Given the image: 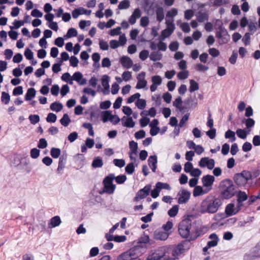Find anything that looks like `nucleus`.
Instances as JSON below:
<instances>
[{
	"instance_id": "obj_21",
	"label": "nucleus",
	"mask_w": 260,
	"mask_h": 260,
	"mask_svg": "<svg viewBox=\"0 0 260 260\" xmlns=\"http://www.w3.org/2000/svg\"><path fill=\"white\" fill-rule=\"evenodd\" d=\"M225 212L228 216H232L235 215L238 212L233 203H230L226 205L225 209Z\"/></svg>"
},
{
	"instance_id": "obj_31",
	"label": "nucleus",
	"mask_w": 260,
	"mask_h": 260,
	"mask_svg": "<svg viewBox=\"0 0 260 260\" xmlns=\"http://www.w3.org/2000/svg\"><path fill=\"white\" fill-rule=\"evenodd\" d=\"M63 106L61 104L57 102L52 103L50 106V108L52 111L58 112L62 110Z\"/></svg>"
},
{
	"instance_id": "obj_33",
	"label": "nucleus",
	"mask_w": 260,
	"mask_h": 260,
	"mask_svg": "<svg viewBox=\"0 0 260 260\" xmlns=\"http://www.w3.org/2000/svg\"><path fill=\"white\" fill-rule=\"evenodd\" d=\"M136 106L139 109H144L146 105V102L144 99H138L135 103Z\"/></svg>"
},
{
	"instance_id": "obj_41",
	"label": "nucleus",
	"mask_w": 260,
	"mask_h": 260,
	"mask_svg": "<svg viewBox=\"0 0 260 260\" xmlns=\"http://www.w3.org/2000/svg\"><path fill=\"white\" fill-rule=\"evenodd\" d=\"M10 100V96L8 93L5 91L2 92L1 96V101L5 104L7 105L9 104Z\"/></svg>"
},
{
	"instance_id": "obj_24",
	"label": "nucleus",
	"mask_w": 260,
	"mask_h": 260,
	"mask_svg": "<svg viewBox=\"0 0 260 260\" xmlns=\"http://www.w3.org/2000/svg\"><path fill=\"white\" fill-rule=\"evenodd\" d=\"M148 165L151 168L152 172H155L156 170V164L157 162V157L155 155L150 156L148 160Z\"/></svg>"
},
{
	"instance_id": "obj_64",
	"label": "nucleus",
	"mask_w": 260,
	"mask_h": 260,
	"mask_svg": "<svg viewBox=\"0 0 260 260\" xmlns=\"http://www.w3.org/2000/svg\"><path fill=\"white\" fill-rule=\"evenodd\" d=\"M180 28L184 32H189L190 30L189 25L188 23L184 22L180 24Z\"/></svg>"
},
{
	"instance_id": "obj_19",
	"label": "nucleus",
	"mask_w": 260,
	"mask_h": 260,
	"mask_svg": "<svg viewBox=\"0 0 260 260\" xmlns=\"http://www.w3.org/2000/svg\"><path fill=\"white\" fill-rule=\"evenodd\" d=\"M141 16V11L139 8H136L134 10L132 15L128 19V21L130 24H134L136 22L137 19L140 18Z\"/></svg>"
},
{
	"instance_id": "obj_8",
	"label": "nucleus",
	"mask_w": 260,
	"mask_h": 260,
	"mask_svg": "<svg viewBox=\"0 0 260 260\" xmlns=\"http://www.w3.org/2000/svg\"><path fill=\"white\" fill-rule=\"evenodd\" d=\"M215 181V178L211 175H206L202 178L203 186L206 189L208 192L212 189V185Z\"/></svg>"
},
{
	"instance_id": "obj_12",
	"label": "nucleus",
	"mask_w": 260,
	"mask_h": 260,
	"mask_svg": "<svg viewBox=\"0 0 260 260\" xmlns=\"http://www.w3.org/2000/svg\"><path fill=\"white\" fill-rule=\"evenodd\" d=\"M216 37L219 39L220 44H225L229 40V36L227 31L222 28H220L217 32Z\"/></svg>"
},
{
	"instance_id": "obj_23",
	"label": "nucleus",
	"mask_w": 260,
	"mask_h": 260,
	"mask_svg": "<svg viewBox=\"0 0 260 260\" xmlns=\"http://www.w3.org/2000/svg\"><path fill=\"white\" fill-rule=\"evenodd\" d=\"M208 191L201 186H196L193 191V196L195 197L201 196L208 193Z\"/></svg>"
},
{
	"instance_id": "obj_57",
	"label": "nucleus",
	"mask_w": 260,
	"mask_h": 260,
	"mask_svg": "<svg viewBox=\"0 0 260 260\" xmlns=\"http://www.w3.org/2000/svg\"><path fill=\"white\" fill-rule=\"evenodd\" d=\"M188 76V72L184 71L180 72L177 74V77L180 80H184L187 78Z\"/></svg>"
},
{
	"instance_id": "obj_7",
	"label": "nucleus",
	"mask_w": 260,
	"mask_h": 260,
	"mask_svg": "<svg viewBox=\"0 0 260 260\" xmlns=\"http://www.w3.org/2000/svg\"><path fill=\"white\" fill-rule=\"evenodd\" d=\"M115 178V176L111 174L107 176L103 180L104 185V191L112 194L114 192L116 188V185L113 183V180Z\"/></svg>"
},
{
	"instance_id": "obj_1",
	"label": "nucleus",
	"mask_w": 260,
	"mask_h": 260,
	"mask_svg": "<svg viewBox=\"0 0 260 260\" xmlns=\"http://www.w3.org/2000/svg\"><path fill=\"white\" fill-rule=\"evenodd\" d=\"M222 205L221 200L215 197H207L200 205L199 211L202 213L213 214L216 213Z\"/></svg>"
},
{
	"instance_id": "obj_30",
	"label": "nucleus",
	"mask_w": 260,
	"mask_h": 260,
	"mask_svg": "<svg viewBox=\"0 0 260 260\" xmlns=\"http://www.w3.org/2000/svg\"><path fill=\"white\" fill-rule=\"evenodd\" d=\"M155 187L157 188V189H158L160 191L162 189L169 190L171 189V187L168 183H162L161 182H157L155 184Z\"/></svg>"
},
{
	"instance_id": "obj_6",
	"label": "nucleus",
	"mask_w": 260,
	"mask_h": 260,
	"mask_svg": "<svg viewBox=\"0 0 260 260\" xmlns=\"http://www.w3.org/2000/svg\"><path fill=\"white\" fill-rule=\"evenodd\" d=\"M252 175L250 172L243 171L241 173L235 175L234 181L236 184L239 186L246 185L248 180L251 179Z\"/></svg>"
},
{
	"instance_id": "obj_56",
	"label": "nucleus",
	"mask_w": 260,
	"mask_h": 260,
	"mask_svg": "<svg viewBox=\"0 0 260 260\" xmlns=\"http://www.w3.org/2000/svg\"><path fill=\"white\" fill-rule=\"evenodd\" d=\"M114 179H115L117 183L122 184L126 181V176L124 175H119L116 177H115Z\"/></svg>"
},
{
	"instance_id": "obj_49",
	"label": "nucleus",
	"mask_w": 260,
	"mask_h": 260,
	"mask_svg": "<svg viewBox=\"0 0 260 260\" xmlns=\"http://www.w3.org/2000/svg\"><path fill=\"white\" fill-rule=\"evenodd\" d=\"M178 14V10L176 8H172L170 10L167 12L166 14L167 17H170L173 18Z\"/></svg>"
},
{
	"instance_id": "obj_37",
	"label": "nucleus",
	"mask_w": 260,
	"mask_h": 260,
	"mask_svg": "<svg viewBox=\"0 0 260 260\" xmlns=\"http://www.w3.org/2000/svg\"><path fill=\"white\" fill-rule=\"evenodd\" d=\"M71 119L68 114H64L60 120V123L64 126H67L70 123Z\"/></svg>"
},
{
	"instance_id": "obj_28",
	"label": "nucleus",
	"mask_w": 260,
	"mask_h": 260,
	"mask_svg": "<svg viewBox=\"0 0 260 260\" xmlns=\"http://www.w3.org/2000/svg\"><path fill=\"white\" fill-rule=\"evenodd\" d=\"M173 106L175 107L177 109H178L180 111H182L183 110V108L182 106V98L180 96H178L175 100V101L173 103Z\"/></svg>"
},
{
	"instance_id": "obj_45",
	"label": "nucleus",
	"mask_w": 260,
	"mask_h": 260,
	"mask_svg": "<svg viewBox=\"0 0 260 260\" xmlns=\"http://www.w3.org/2000/svg\"><path fill=\"white\" fill-rule=\"evenodd\" d=\"M125 172L129 175L132 174L135 171V166L134 162H132L126 166L125 168Z\"/></svg>"
},
{
	"instance_id": "obj_50",
	"label": "nucleus",
	"mask_w": 260,
	"mask_h": 260,
	"mask_svg": "<svg viewBox=\"0 0 260 260\" xmlns=\"http://www.w3.org/2000/svg\"><path fill=\"white\" fill-rule=\"evenodd\" d=\"M112 116V113L110 111H106L104 112L103 115V121L104 122H107L108 120H110Z\"/></svg>"
},
{
	"instance_id": "obj_27",
	"label": "nucleus",
	"mask_w": 260,
	"mask_h": 260,
	"mask_svg": "<svg viewBox=\"0 0 260 260\" xmlns=\"http://www.w3.org/2000/svg\"><path fill=\"white\" fill-rule=\"evenodd\" d=\"M250 130H248L247 131L245 129L238 128L236 131V134L237 136L242 139H246L247 138V136L249 134Z\"/></svg>"
},
{
	"instance_id": "obj_40",
	"label": "nucleus",
	"mask_w": 260,
	"mask_h": 260,
	"mask_svg": "<svg viewBox=\"0 0 260 260\" xmlns=\"http://www.w3.org/2000/svg\"><path fill=\"white\" fill-rule=\"evenodd\" d=\"M189 83V91L190 92H192L196 90H198L199 89V84L196 81L193 80H190Z\"/></svg>"
},
{
	"instance_id": "obj_42",
	"label": "nucleus",
	"mask_w": 260,
	"mask_h": 260,
	"mask_svg": "<svg viewBox=\"0 0 260 260\" xmlns=\"http://www.w3.org/2000/svg\"><path fill=\"white\" fill-rule=\"evenodd\" d=\"M78 34L77 31L74 28H69L66 35L64 36L65 38H70L76 37Z\"/></svg>"
},
{
	"instance_id": "obj_16",
	"label": "nucleus",
	"mask_w": 260,
	"mask_h": 260,
	"mask_svg": "<svg viewBox=\"0 0 260 260\" xmlns=\"http://www.w3.org/2000/svg\"><path fill=\"white\" fill-rule=\"evenodd\" d=\"M151 81L152 84L150 87V90L151 92H154L157 86L161 84L162 79L160 76L155 75L152 77Z\"/></svg>"
},
{
	"instance_id": "obj_63",
	"label": "nucleus",
	"mask_w": 260,
	"mask_h": 260,
	"mask_svg": "<svg viewBox=\"0 0 260 260\" xmlns=\"http://www.w3.org/2000/svg\"><path fill=\"white\" fill-rule=\"evenodd\" d=\"M242 40L246 46L249 45L250 42V34L249 32H246Z\"/></svg>"
},
{
	"instance_id": "obj_29",
	"label": "nucleus",
	"mask_w": 260,
	"mask_h": 260,
	"mask_svg": "<svg viewBox=\"0 0 260 260\" xmlns=\"http://www.w3.org/2000/svg\"><path fill=\"white\" fill-rule=\"evenodd\" d=\"M36 92V91L34 88H29L27 90V92L25 94V100L27 101L31 100L32 98H34L35 96Z\"/></svg>"
},
{
	"instance_id": "obj_11",
	"label": "nucleus",
	"mask_w": 260,
	"mask_h": 260,
	"mask_svg": "<svg viewBox=\"0 0 260 260\" xmlns=\"http://www.w3.org/2000/svg\"><path fill=\"white\" fill-rule=\"evenodd\" d=\"M178 203L180 204H185L189 200L190 193L186 189H182L178 193Z\"/></svg>"
},
{
	"instance_id": "obj_14",
	"label": "nucleus",
	"mask_w": 260,
	"mask_h": 260,
	"mask_svg": "<svg viewBox=\"0 0 260 260\" xmlns=\"http://www.w3.org/2000/svg\"><path fill=\"white\" fill-rule=\"evenodd\" d=\"M128 251L132 257H139L144 253L145 248L140 245H137L131 248Z\"/></svg>"
},
{
	"instance_id": "obj_15",
	"label": "nucleus",
	"mask_w": 260,
	"mask_h": 260,
	"mask_svg": "<svg viewBox=\"0 0 260 260\" xmlns=\"http://www.w3.org/2000/svg\"><path fill=\"white\" fill-rule=\"evenodd\" d=\"M169 234V232L162 230H157L154 233V238L157 240H166L168 238Z\"/></svg>"
},
{
	"instance_id": "obj_9",
	"label": "nucleus",
	"mask_w": 260,
	"mask_h": 260,
	"mask_svg": "<svg viewBox=\"0 0 260 260\" xmlns=\"http://www.w3.org/2000/svg\"><path fill=\"white\" fill-rule=\"evenodd\" d=\"M214 166V160L208 157H202L199 162V167L201 168L207 167L209 170L213 169Z\"/></svg>"
},
{
	"instance_id": "obj_32",
	"label": "nucleus",
	"mask_w": 260,
	"mask_h": 260,
	"mask_svg": "<svg viewBox=\"0 0 260 260\" xmlns=\"http://www.w3.org/2000/svg\"><path fill=\"white\" fill-rule=\"evenodd\" d=\"M103 162L101 158L96 157L95 158L92 163V167L93 168H101L103 166Z\"/></svg>"
},
{
	"instance_id": "obj_51",
	"label": "nucleus",
	"mask_w": 260,
	"mask_h": 260,
	"mask_svg": "<svg viewBox=\"0 0 260 260\" xmlns=\"http://www.w3.org/2000/svg\"><path fill=\"white\" fill-rule=\"evenodd\" d=\"M131 257H132V255H130L129 251H127L119 255L117 260H128Z\"/></svg>"
},
{
	"instance_id": "obj_38",
	"label": "nucleus",
	"mask_w": 260,
	"mask_h": 260,
	"mask_svg": "<svg viewBox=\"0 0 260 260\" xmlns=\"http://www.w3.org/2000/svg\"><path fill=\"white\" fill-rule=\"evenodd\" d=\"M179 210V207L178 205L173 206L168 212V215L171 217H175L178 213Z\"/></svg>"
},
{
	"instance_id": "obj_4",
	"label": "nucleus",
	"mask_w": 260,
	"mask_h": 260,
	"mask_svg": "<svg viewBox=\"0 0 260 260\" xmlns=\"http://www.w3.org/2000/svg\"><path fill=\"white\" fill-rule=\"evenodd\" d=\"M191 221L186 218L183 219L178 225V232L180 235L183 238L189 237L191 229Z\"/></svg>"
},
{
	"instance_id": "obj_26",
	"label": "nucleus",
	"mask_w": 260,
	"mask_h": 260,
	"mask_svg": "<svg viewBox=\"0 0 260 260\" xmlns=\"http://www.w3.org/2000/svg\"><path fill=\"white\" fill-rule=\"evenodd\" d=\"M101 80L104 89V93L105 94L106 91H109L110 78L108 75H105L102 77Z\"/></svg>"
},
{
	"instance_id": "obj_25",
	"label": "nucleus",
	"mask_w": 260,
	"mask_h": 260,
	"mask_svg": "<svg viewBox=\"0 0 260 260\" xmlns=\"http://www.w3.org/2000/svg\"><path fill=\"white\" fill-rule=\"evenodd\" d=\"M197 20L200 22H204L208 20L209 15L207 12L200 11L196 15Z\"/></svg>"
},
{
	"instance_id": "obj_2",
	"label": "nucleus",
	"mask_w": 260,
	"mask_h": 260,
	"mask_svg": "<svg viewBox=\"0 0 260 260\" xmlns=\"http://www.w3.org/2000/svg\"><path fill=\"white\" fill-rule=\"evenodd\" d=\"M169 254V247H158L150 250L147 260H175V258L170 256Z\"/></svg>"
},
{
	"instance_id": "obj_55",
	"label": "nucleus",
	"mask_w": 260,
	"mask_h": 260,
	"mask_svg": "<svg viewBox=\"0 0 260 260\" xmlns=\"http://www.w3.org/2000/svg\"><path fill=\"white\" fill-rule=\"evenodd\" d=\"M100 49L102 50H107L109 49V45L107 42L104 40H100L99 41Z\"/></svg>"
},
{
	"instance_id": "obj_46",
	"label": "nucleus",
	"mask_w": 260,
	"mask_h": 260,
	"mask_svg": "<svg viewBox=\"0 0 260 260\" xmlns=\"http://www.w3.org/2000/svg\"><path fill=\"white\" fill-rule=\"evenodd\" d=\"M195 69L199 72H204L208 70L209 67L201 63H197L195 66Z\"/></svg>"
},
{
	"instance_id": "obj_61",
	"label": "nucleus",
	"mask_w": 260,
	"mask_h": 260,
	"mask_svg": "<svg viewBox=\"0 0 260 260\" xmlns=\"http://www.w3.org/2000/svg\"><path fill=\"white\" fill-rule=\"evenodd\" d=\"M122 77L123 80L127 82L132 78V73L129 71H125L122 74Z\"/></svg>"
},
{
	"instance_id": "obj_34",
	"label": "nucleus",
	"mask_w": 260,
	"mask_h": 260,
	"mask_svg": "<svg viewBox=\"0 0 260 260\" xmlns=\"http://www.w3.org/2000/svg\"><path fill=\"white\" fill-rule=\"evenodd\" d=\"M237 200L240 202H244L248 199V196L245 191H239L237 194Z\"/></svg>"
},
{
	"instance_id": "obj_47",
	"label": "nucleus",
	"mask_w": 260,
	"mask_h": 260,
	"mask_svg": "<svg viewBox=\"0 0 260 260\" xmlns=\"http://www.w3.org/2000/svg\"><path fill=\"white\" fill-rule=\"evenodd\" d=\"M149 24V19L147 16H143L140 19V26L143 27H147Z\"/></svg>"
},
{
	"instance_id": "obj_17",
	"label": "nucleus",
	"mask_w": 260,
	"mask_h": 260,
	"mask_svg": "<svg viewBox=\"0 0 260 260\" xmlns=\"http://www.w3.org/2000/svg\"><path fill=\"white\" fill-rule=\"evenodd\" d=\"M122 124L123 126L133 128L135 125V122L133 121L132 117L123 116L121 118Z\"/></svg>"
},
{
	"instance_id": "obj_39",
	"label": "nucleus",
	"mask_w": 260,
	"mask_h": 260,
	"mask_svg": "<svg viewBox=\"0 0 260 260\" xmlns=\"http://www.w3.org/2000/svg\"><path fill=\"white\" fill-rule=\"evenodd\" d=\"M156 14L157 20L161 22L164 18V12L162 8H158L156 11Z\"/></svg>"
},
{
	"instance_id": "obj_36",
	"label": "nucleus",
	"mask_w": 260,
	"mask_h": 260,
	"mask_svg": "<svg viewBox=\"0 0 260 260\" xmlns=\"http://www.w3.org/2000/svg\"><path fill=\"white\" fill-rule=\"evenodd\" d=\"M162 57V54L158 51H154L151 53L150 58L153 61L159 60Z\"/></svg>"
},
{
	"instance_id": "obj_20",
	"label": "nucleus",
	"mask_w": 260,
	"mask_h": 260,
	"mask_svg": "<svg viewBox=\"0 0 260 260\" xmlns=\"http://www.w3.org/2000/svg\"><path fill=\"white\" fill-rule=\"evenodd\" d=\"M74 80L77 81L79 85H84L86 83V80L83 78L82 74L79 72H75L72 76Z\"/></svg>"
},
{
	"instance_id": "obj_5",
	"label": "nucleus",
	"mask_w": 260,
	"mask_h": 260,
	"mask_svg": "<svg viewBox=\"0 0 260 260\" xmlns=\"http://www.w3.org/2000/svg\"><path fill=\"white\" fill-rule=\"evenodd\" d=\"M191 246V244L189 241H184L178 244L173 248L172 250V257L175 258V260L176 258H177L180 254L189 250Z\"/></svg>"
},
{
	"instance_id": "obj_13",
	"label": "nucleus",
	"mask_w": 260,
	"mask_h": 260,
	"mask_svg": "<svg viewBox=\"0 0 260 260\" xmlns=\"http://www.w3.org/2000/svg\"><path fill=\"white\" fill-rule=\"evenodd\" d=\"M146 73L144 72H142L139 74L137 76L138 80L136 88L138 89L144 88L147 84V82L145 78Z\"/></svg>"
},
{
	"instance_id": "obj_52",
	"label": "nucleus",
	"mask_w": 260,
	"mask_h": 260,
	"mask_svg": "<svg viewBox=\"0 0 260 260\" xmlns=\"http://www.w3.org/2000/svg\"><path fill=\"white\" fill-rule=\"evenodd\" d=\"M113 164L119 168H122L124 166L125 162L123 159H114L113 160Z\"/></svg>"
},
{
	"instance_id": "obj_22",
	"label": "nucleus",
	"mask_w": 260,
	"mask_h": 260,
	"mask_svg": "<svg viewBox=\"0 0 260 260\" xmlns=\"http://www.w3.org/2000/svg\"><path fill=\"white\" fill-rule=\"evenodd\" d=\"M61 223L60 218L59 216H55L50 219L48 223V228L52 229L59 226Z\"/></svg>"
},
{
	"instance_id": "obj_58",
	"label": "nucleus",
	"mask_w": 260,
	"mask_h": 260,
	"mask_svg": "<svg viewBox=\"0 0 260 260\" xmlns=\"http://www.w3.org/2000/svg\"><path fill=\"white\" fill-rule=\"evenodd\" d=\"M57 117L56 115L52 113H50L48 114L46 120L48 122H55L56 120Z\"/></svg>"
},
{
	"instance_id": "obj_43",
	"label": "nucleus",
	"mask_w": 260,
	"mask_h": 260,
	"mask_svg": "<svg viewBox=\"0 0 260 260\" xmlns=\"http://www.w3.org/2000/svg\"><path fill=\"white\" fill-rule=\"evenodd\" d=\"M60 149L56 148H52L50 151V154L54 158H57L60 154Z\"/></svg>"
},
{
	"instance_id": "obj_35",
	"label": "nucleus",
	"mask_w": 260,
	"mask_h": 260,
	"mask_svg": "<svg viewBox=\"0 0 260 260\" xmlns=\"http://www.w3.org/2000/svg\"><path fill=\"white\" fill-rule=\"evenodd\" d=\"M225 138L226 139H230L231 142H233L236 139L235 133L230 129H229L225 133Z\"/></svg>"
},
{
	"instance_id": "obj_10",
	"label": "nucleus",
	"mask_w": 260,
	"mask_h": 260,
	"mask_svg": "<svg viewBox=\"0 0 260 260\" xmlns=\"http://www.w3.org/2000/svg\"><path fill=\"white\" fill-rule=\"evenodd\" d=\"M151 187V185H148L145 186L143 188L139 190L135 197L134 200L136 202H138L140 200L146 198L150 192Z\"/></svg>"
},
{
	"instance_id": "obj_18",
	"label": "nucleus",
	"mask_w": 260,
	"mask_h": 260,
	"mask_svg": "<svg viewBox=\"0 0 260 260\" xmlns=\"http://www.w3.org/2000/svg\"><path fill=\"white\" fill-rule=\"evenodd\" d=\"M120 62L122 67L125 69H129L133 65V61L130 57L127 56H123L121 57Z\"/></svg>"
},
{
	"instance_id": "obj_53",
	"label": "nucleus",
	"mask_w": 260,
	"mask_h": 260,
	"mask_svg": "<svg viewBox=\"0 0 260 260\" xmlns=\"http://www.w3.org/2000/svg\"><path fill=\"white\" fill-rule=\"evenodd\" d=\"M141 96V94L139 93H136L129 98H128L127 103L131 104L135 102L136 100H138V99Z\"/></svg>"
},
{
	"instance_id": "obj_62",
	"label": "nucleus",
	"mask_w": 260,
	"mask_h": 260,
	"mask_svg": "<svg viewBox=\"0 0 260 260\" xmlns=\"http://www.w3.org/2000/svg\"><path fill=\"white\" fill-rule=\"evenodd\" d=\"M202 174V171L198 168L192 169L190 172V174L191 176L194 177H199Z\"/></svg>"
},
{
	"instance_id": "obj_48",
	"label": "nucleus",
	"mask_w": 260,
	"mask_h": 260,
	"mask_svg": "<svg viewBox=\"0 0 260 260\" xmlns=\"http://www.w3.org/2000/svg\"><path fill=\"white\" fill-rule=\"evenodd\" d=\"M130 6V4L128 1L124 0L121 2L118 5V9L120 10L126 9Z\"/></svg>"
},
{
	"instance_id": "obj_59",
	"label": "nucleus",
	"mask_w": 260,
	"mask_h": 260,
	"mask_svg": "<svg viewBox=\"0 0 260 260\" xmlns=\"http://www.w3.org/2000/svg\"><path fill=\"white\" fill-rule=\"evenodd\" d=\"M29 119L31 124H35L39 121L40 117L38 115H30Z\"/></svg>"
},
{
	"instance_id": "obj_3",
	"label": "nucleus",
	"mask_w": 260,
	"mask_h": 260,
	"mask_svg": "<svg viewBox=\"0 0 260 260\" xmlns=\"http://www.w3.org/2000/svg\"><path fill=\"white\" fill-rule=\"evenodd\" d=\"M220 196L222 199H229L235 194L236 190L235 186L230 179H225L220 183Z\"/></svg>"
},
{
	"instance_id": "obj_60",
	"label": "nucleus",
	"mask_w": 260,
	"mask_h": 260,
	"mask_svg": "<svg viewBox=\"0 0 260 260\" xmlns=\"http://www.w3.org/2000/svg\"><path fill=\"white\" fill-rule=\"evenodd\" d=\"M151 129L150 131V134L152 136H156L159 131V128L156 126L152 125V124H150Z\"/></svg>"
},
{
	"instance_id": "obj_54",
	"label": "nucleus",
	"mask_w": 260,
	"mask_h": 260,
	"mask_svg": "<svg viewBox=\"0 0 260 260\" xmlns=\"http://www.w3.org/2000/svg\"><path fill=\"white\" fill-rule=\"evenodd\" d=\"M245 123L247 129H249L252 127H253L255 124L254 120L251 118H248L245 120Z\"/></svg>"
},
{
	"instance_id": "obj_44",
	"label": "nucleus",
	"mask_w": 260,
	"mask_h": 260,
	"mask_svg": "<svg viewBox=\"0 0 260 260\" xmlns=\"http://www.w3.org/2000/svg\"><path fill=\"white\" fill-rule=\"evenodd\" d=\"M172 32L169 31L168 29H165L162 30L161 32V35L159 37V39L161 41H164L166 38L169 37L172 35Z\"/></svg>"
}]
</instances>
